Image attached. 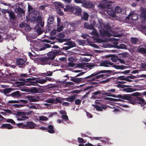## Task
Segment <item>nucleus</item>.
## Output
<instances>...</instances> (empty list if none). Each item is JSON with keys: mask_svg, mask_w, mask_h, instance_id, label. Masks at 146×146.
<instances>
[{"mask_svg": "<svg viewBox=\"0 0 146 146\" xmlns=\"http://www.w3.org/2000/svg\"><path fill=\"white\" fill-rule=\"evenodd\" d=\"M71 48L69 46L63 47V48H59L58 51H50L47 54V56L41 57L38 59V61L39 63L42 65L46 64L50 65L52 63L54 60L56 56L62 54L63 52H61L62 50H67Z\"/></svg>", "mask_w": 146, "mask_h": 146, "instance_id": "1", "label": "nucleus"}, {"mask_svg": "<svg viewBox=\"0 0 146 146\" xmlns=\"http://www.w3.org/2000/svg\"><path fill=\"white\" fill-rule=\"evenodd\" d=\"M45 79H37L35 81H34L33 78H28L24 79L23 80L25 81V85L27 86L34 85L36 86L38 85V83L42 84L46 82L47 80L50 81H53V78L48 77H46Z\"/></svg>", "mask_w": 146, "mask_h": 146, "instance_id": "2", "label": "nucleus"}, {"mask_svg": "<svg viewBox=\"0 0 146 146\" xmlns=\"http://www.w3.org/2000/svg\"><path fill=\"white\" fill-rule=\"evenodd\" d=\"M111 72V71L110 70H101L98 72H96L94 73L91 74L90 75L84 78H76L75 76H70V78L71 79L70 80L76 83H79L81 82H83L85 81V79L90 78H91V77L93 76H96L98 74L107 72Z\"/></svg>", "mask_w": 146, "mask_h": 146, "instance_id": "3", "label": "nucleus"}, {"mask_svg": "<svg viewBox=\"0 0 146 146\" xmlns=\"http://www.w3.org/2000/svg\"><path fill=\"white\" fill-rule=\"evenodd\" d=\"M141 94L139 93L136 92L131 94H118V98L128 100L129 102L133 104L134 97L140 96Z\"/></svg>", "mask_w": 146, "mask_h": 146, "instance_id": "4", "label": "nucleus"}, {"mask_svg": "<svg viewBox=\"0 0 146 146\" xmlns=\"http://www.w3.org/2000/svg\"><path fill=\"white\" fill-rule=\"evenodd\" d=\"M137 103L140 104L141 107L146 105V102L143 98L138 96H135L134 97L132 104L135 105Z\"/></svg>", "mask_w": 146, "mask_h": 146, "instance_id": "5", "label": "nucleus"}, {"mask_svg": "<svg viewBox=\"0 0 146 146\" xmlns=\"http://www.w3.org/2000/svg\"><path fill=\"white\" fill-rule=\"evenodd\" d=\"M54 19V18L52 16H49L47 21L48 25L45 29L46 30V32L48 31H49L51 28L50 25L53 24Z\"/></svg>", "mask_w": 146, "mask_h": 146, "instance_id": "6", "label": "nucleus"}, {"mask_svg": "<svg viewBox=\"0 0 146 146\" xmlns=\"http://www.w3.org/2000/svg\"><path fill=\"white\" fill-rule=\"evenodd\" d=\"M25 60L23 58H18L16 60V64L19 68H23L25 67Z\"/></svg>", "mask_w": 146, "mask_h": 146, "instance_id": "7", "label": "nucleus"}, {"mask_svg": "<svg viewBox=\"0 0 146 146\" xmlns=\"http://www.w3.org/2000/svg\"><path fill=\"white\" fill-rule=\"evenodd\" d=\"M25 129H33L35 128L36 126V124L31 121H28L26 124H25Z\"/></svg>", "mask_w": 146, "mask_h": 146, "instance_id": "8", "label": "nucleus"}, {"mask_svg": "<svg viewBox=\"0 0 146 146\" xmlns=\"http://www.w3.org/2000/svg\"><path fill=\"white\" fill-rule=\"evenodd\" d=\"M100 33L102 37L107 36L109 37L112 35L108 30H102L100 31Z\"/></svg>", "mask_w": 146, "mask_h": 146, "instance_id": "9", "label": "nucleus"}, {"mask_svg": "<svg viewBox=\"0 0 146 146\" xmlns=\"http://www.w3.org/2000/svg\"><path fill=\"white\" fill-rule=\"evenodd\" d=\"M83 5L84 7L86 8H92L94 6L93 3L90 1H84Z\"/></svg>", "mask_w": 146, "mask_h": 146, "instance_id": "10", "label": "nucleus"}, {"mask_svg": "<svg viewBox=\"0 0 146 146\" xmlns=\"http://www.w3.org/2000/svg\"><path fill=\"white\" fill-rule=\"evenodd\" d=\"M101 91L98 90L92 93L91 98L95 99L99 98L100 95V94H102Z\"/></svg>", "mask_w": 146, "mask_h": 146, "instance_id": "11", "label": "nucleus"}, {"mask_svg": "<svg viewBox=\"0 0 146 146\" xmlns=\"http://www.w3.org/2000/svg\"><path fill=\"white\" fill-rule=\"evenodd\" d=\"M20 92L19 91H17L14 92L10 94H8L7 96H12L13 97H19L21 96L20 94Z\"/></svg>", "mask_w": 146, "mask_h": 146, "instance_id": "12", "label": "nucleus"}, {"mask_svg": "<svg viewBox=\"0 0 146 146\" xmlns=\"http://www.w3.org/2000/svg\"><path fill=\"white\" fill-rule=\"evenodd\" d=\"M65 7V8H64V11L65 12L69 11L73 12L74 10V8L72 6L66 5Z\"/></svg>", "mask_w": 146, "mask_h": 146, "instance_id": "13", "label": "nucleus"}, {"mask_svg": "<svg viewBox=\"0 0 146 146\" xmlns=\"http://www.w3.org/2000/svg\"><path fill=\"white\" fill-rule=\"evenodd\" d=\"M113 63L111 62L110 61H104L101 63V66L105 67H109V65L112 66Z\"/></svg>", "mask_w": 146, "mask_h": 146, "instance_id": "14", "label": "nucleus"}, {"mask_svg": "<svg viewBox=\"0 0 146 146\" xmlns=\"http://www.w3.org/2000/svg\"><path fill=\"white\" fill-rule=\"evenodd\" d=\"M1 129H11L13 128V127L9 123H3L0 126Z\"/></svg>", "mask_w": 146, "mask_h": 146, "instance_id": "15", "label": "nucleus"}, {"mask_svg": "<svg viewBox=\"0 0 146 146\" xmlns=\"http://www.w3.org/2000/svg\"><path fill=\"white\" fill-rule=\"evenodd\" d=\"M15 12L21 15L22 14H24L25 13V11L22 8L19 7L16 8L15 10Z\"/></svg>", "mask_w": 146, "mask_h": 146, "instance_id": "16", "label": "nucleus"}, {"mask_svg": "<svg viewBox=\"0 0 146 146\" xmlns=\"http://www.w3.org/2000/svg\"><path fill=\"white\" fill-rule=\"evenodd\" d=\"M75 14L78 16H81L82 12L81 8L78 6H77L75 8Z\"/></svg>", "mask_w": 146, "mask_h": 146, "instance_id": "17", "label": "nucleus"}, {"mask_svg": "<svg viewBox=\"0 0 146 146\" xmlns=\"http://www.w3.org/2000/svg\"><path fill=\"white\" fill-rule=\"evenodd\" d=\"M107 58L111 57V60L113 62H116L117 60H118L117 56L114 55L110 54L106 56Z\"/></svg>", "mask_w": 146, "mask_h": 146, "instance_id": "18", "label": "nucleus"}, {"mask_svg": "<svg viewBox=\"0 0 146 146\" xmlns=\"http://www.w3.org/2000/svg\"><path fill=\"white\" fill-rule=\"evenodd\" d=\"M89 15L86 12H84L83 13V15L81 17V19L84 21H87L88 20Z\"/></svg>", "mask_w": 146, "mask_h": 146, "instance_id": "19", "label": "nucleus"}, {"mask_svg": "<svg viewBox=\"0 0 146 146\" xmlns=\"http://www.w3.org/2000/svg\"><path fill=\"white\" fill-rule=\"evenodd\" d=\"M47 131L51 134L54 133H55V131L54 129V127L51 125H49L48 126Z\"/></svg>", "mask_w": 146, "mask_h": 146, "instance_id": "20", "label": "nucleus"}, {"mask_svg": "<svg viewBox=\"0 0 146 146\" xmlns=\"http://www.w3.org/2000/svg\"><path fill=\"white\" fill-rule=\"evenodd\" d=\"M84 28L90 30H93L94 29V26L92 24L89 25V23H84Z\"/></svg>", "mask_w": 146, "mask_h": 146, "instance_id": "21", "label": "nucleus"}, {"mask_svg": "<svg viewBox=\"0 0 146 146\" xmlns=\"http://www.w3.org/2000/svg\"><path fill=\"white\" fill-rule=\"evenodd\" d=\"M107 13L110 16L114 17H115V13L113 9H110L107 11Z\"/></svg>", "mask_w": 146, "mask_h": 146, "instance_id": "22", "label": "nucleus"}, {"mask_svg": "<svg viewBox=\"0 0 146 146\" xmlns=\"http://www.w3.org/2000/svg\"><path fill=\"white\" fill-rule=\"evenodd\" d=\"M40 89L39 88L32 87L30 89L29 91L32 93H37L39 92V91Z\"/></svg>", "mask_w": 146, "mask_h": 146, "instance_id": "23", "label": "nucleus"}, {"mask_svg": "<svg viewBox=\"0 0 146 146\" xmlns=\"http://www.w3.org/2000/svg\"><path fill=\"white\" fill-rule=\"evenodd\" d=\"M137 50L139 52L142 54H146V49L144 48H139V47H138Z\"/></svg>", "mask_w": 146, "mask_h": 146, "instance_id": "24", "label": "nucleus"}, {"mask_svg": "<svg viewBox=\"0 0 146 146\" xmlns=\"http://www.w3.org/2000/svg\"><path fill=\"white\" fill-rule=\"evenodd\" d=\"M8 14L10 19L14 20L15 19V16L14 12L13 11H9Z\"/></svg>", "mask_w": 146, "mask_h": 146, "instance_id": "25", "label": "nucleus"}, {"mask_svg": "<svg viewBox=\"0 0 146 146\" xmlns=\"http://www.w3.org/2000/svg\"><path fill=\"white\" fill-rule=\"evenodd\" d=\"M12 90L11 88H6L3 90V93L4 94L7 96L8 94L10 93L12 91Z\"/></svg>", "mask_w": 146, "mask_h": 146, "instance_id": "26", "label": "nucleus"}, {"mask_svg": "<svg viewBox=\"0 0 146 146\" xmlns=\"http://www.w3.org/2000/svg\"><path fill=\"white\" fill-rule=\"evenodd\" d=\"M139 40V39L136 37H131V41L132 43L133 44H136Z\"/></svg>", "mask_w": 146, "mask_h": 146, "instance_id": "27", "label": "nucleus"}, {"mask_svg": "<svg viewBox=\"0 0 146 146\" xmlns=\"http://www.w3.org/2000/svg\"><path fill=\"white\" fill-rule=\"evenodd\" d=\"M64 100V98H62L60 97H57L55 100L54 103H62V101Z\"/></svg>", "mask_w": 146, "mask_h": 146, "instance_id": "28", "label": "nucleus"}, {"mask_svg": "<svg viewBox=\"0 0 146 146\" xmlns=\"http://www.w3.org/2000/svg\"><path fill=\"white\" fill-rule=\"evenodd\" d=\"M123 91L125 92H134L135 91V90L133 88H123Z\"/></svg>", "mask_w": 146, "mask_h": 146, "instance_id": "29", "label": "nucleus"}, {"mask_svg": "<svg viewBox=\"0 0 146 146\" xmlns=\"http://www.w3.org/2000/svg\"><path fill=\"white\" fill-rule=\"evenodd\" d=\"M27 98L31 102H36L38 101L33 96H27Z\"/></svg>", "mask_w": 146, "mask_h": 146, "instance_id": "30", "label": "nucleus"}, {"mask_svg": "<svg viewBox=\"0 0 146 146\" xmlns=\"http://www.w3.org/2000/svg\"><path fill=\"white\" fill-rule=\"evenodd\" d=\"M75 98V97L74 96H72L70 97L64 98V100L66 101L72 102L74 101Z\"/></svg>", "mask_w": 146, "mask_h": 146, "instance_id": "31", "label": "nucleus"}, {"mask_svg": "<svg viewBox=\"0 0 146 146\" xmlns=\"http://www.w3.org/2000/svg\"><path fill=\"white\" fill-rule=\"evenodd\" d=\"M140 17L141 19H144L145 20L146 19V11L144 9H143L140 14Z\"/></svg>", "mask_w": 146, "mask_h": 146, "instance_id": "32", "label": "nucleus"}, {"mask_svg": "<svg viewBox=\"0 0 146 146\" xmlns=\"http://www.w3.org/2000/svg\"><path fill=\"white\" fill-rule=\"evenodd\" d=\"M55 3L56 4V7L58 9H60V8H62L64 9V7L62 3L60 2H56Z\"/></svg>", "mask_w": 146, "mask_h": 146, "instance_id": "33", "label": "nucleus"}, {"mask_svg": "<svg viewBox=\"0 0 146 146\" xmlns=\"http://www.w3.org/2000/svg\"><path fill=\"white\" fill-rule=\"evenodd\" d=\"M114 11L115 13H119L121 12L122 9L120 7L117 6L115 7Z\"/></svg>", "mask_w": 146, "mask_h": 146, "instance_id": "34", "label": "nucleus"}, {"mask_svg": "<svg viewBox=\"0 0 146 146\" xmlns=\"http://www.w3.org/2000/svg\"><path fill=\"white\" fill-rule=\"evenodd\" d=\"M67 44L71 48L76 46V44L75 42L72 41H69L67 42Z\"/></svg>", "mask_w": 146, "mask_h": 146, "instance_id": "35", "label": "nucleus"}, {"mask_svg": "<svg viewBox=\"0 0 146 146\" xmlns=\"http://www.w3.org/2000/svg\"><path fill=\"white\" fill-rule=\"evenodd\" d=\"M51 47V46L48 44L46 43H44V46H42V48H40V50H43L45 49L46 48H49Z\"/></svg>", "mask_w": 146, "mask_h": 146, "instance_id": "36", "label": "nucleus"}, {"mask_svg": "<svg viewBox=\"0 0 146 146\" xmlns=\"http://www.w3.org/2000/svg\"><path fill=\"white\" fill-rule=\"evenodd\" d=\"M116 86L118 88H124L125 87H128L131 86H130L124 85L121 84H118Z\"/></svg>", "mask_w": 146, "mask_h": 146, "instance_id": "37", "label": "nucleus"}, {"mask_svg": "<svg viewBox=\"0 0 146 146\" xmlns=\"http://www.w3.org/2000/svg\"><path fill=\"white\" fill-rule=\"evenodd\" d=\"M53 72L52 71H48L44 73L43 74L44 76H51L52 75Z\"/></svg>", "mask_w": 146, "mask_h": 146, "instance_id": "38", "label": "nucleus"}, {"mask_svg": "<svg viewBox=\"0 0 146 146\" xmlns=\"http://www.w3.org/2000/svg\"><path fill=\"white\" fill-rule=\"evenodd\" d=\"M111 66L112 67H113L117 69H124V68L123 67V66L113 64Z\"/></svg>", "mask_w": 146, "mask_h": 146, "instance_id": "39", "label": "nucleus"}, {"mask_svg": "<svg viewBox=\"0 0 146 146\" xmlns=\"http://www.w3.org/2000/svg\"><path fill=\"white\" fill-rule=\"evenodd\" d=\"M117 48L118 49L121 48V49H127V48L126 45L124 44H122L120 45V46H117Z\"/></svg>", "mask_w": 146, "mask_h": 146, "instance_id": "40", "label": "nucleus"}, {"mask_svg": "<svg viewBox=\"0 0 146 146\" xmlns=\"http://www.w3.org/2000/svg\"><path fill=\"white\" fill-rule=\"evenodd\" d=\"M16 115L18 116H20L22 115H26L25 113L24 112H21V111H17Z\"/></svg>", "mask_w": 146, "mask_h": 146, "instance_id": "41", "label": "nucleus"}, {"mask_svg": "<svg viewBox=\"0 0 146 146\" xmlns=\"http://www.w3.org/2000/svg\"><path fill=\"white\" fill-rule=\"evenodd\" d=\"M39 119L40 121H46L48 120V117L44 116H39Z\"/></svg>", "mask_w": 146, "mask_h": 146, "instance_id": "42", "label": "nucleus"}, {"mask_svg": "<svg viewBox=\"0 0 146 146\" xmlns=\"http://www.w3.org/2000/svg\"><path fill=\"white\" fill-rule=\"evenodd\" d=\"M17 125L19 127L21 128H23V129H25V124H24L23 123H18L17 124Z\"/></svg>", "mask_w": 146, "mask_h": 146, "instance_id": "43", "label": "nucleus"}, {"mask_svg": "<svg viewBox=\"0 0 146 146\" xmlns=\"http://www.w3.org/2000/svg\"><path fill=\"white\" fill-rule=\"evenodd\" d=\"M96 109V110L99 111H102L103 110L101 109V107L97 105H92Z\"/></svg>", "mask_w": 146, "mask_h": 146, "instance_id": "44", "label": "nucleus"}, {"mask_svg": "<svg viewBox=\"0 0 146 146\" xmlns=\"http://www.w3.org/2000/svg\"><path fill=\"white\" fill-rule=\"evenodd\" d=\"M21 118H18V120L20 121L28 119V117L25 116V115L21 116Z\"/></svg>", "mask_w": 146, "mask_h": 146, "instance_id": "45", "label": "nucleus"}, {"mask_svg": "<svg viewBox=\"0 0 146 146\" xmlns=\"http://www.w3.org/2000/svg\"><path fill=\"white\" fill-rule=\"evenodd\" d=\"M126 78V77L125 76H120L118 77L117 78V79L118 80H125Z\"/></svg>", "mask_w": 146, "mask_h": 146, "instance_id": "46", "label": "nucleus"}, {"mask_svg": "<svg viewBox=\"0 0 146 146\" xmlns=\"http://www.w3.org/2000/svg\"><path fill=\"white\" fill-rule=\"evenodd\" d=\"M48 4H46L40 5L39 7V9L40 10H43L46 7L48 6Z\"/></svg>", "mask_w": 146, "mask_h": 146, "instance_id": "47", "label": "nucleus"}, {"mask_svg": "<svg viewBox=\"0 0 146 146\" xmlns=\"http://www.w3.org/2000/svg\"><path fill=\"white\" fill-rule=\"evenodd\" d=\"M6 121L7 122L10 123L12 124H16L15 121L12 119H7Z\"/></svg>", "mask_w": 146, "mask_h": 146, "instance_id": "48", "label": "nucleus"}, {"mask_svg": "<svg viewBox=\"0 0 146 146\" xmlns=\"http://www.w3.org/2000/svg\"><path fill=\"white\" fill-rule=\"evenodd\" d=\"M56 40H57L60 43H61L64 42L66 41L67 40V39H62L60 38H56Z\"/></svg>", "mask_w": 146, "mask_h": 146, "instance_id": "49", "label": "nucleus"}, {"mask_svg": "<svg viewBox=\"0 0 146 146\" xmlns=\"http://www.w3.org/2000/svg\"><path fill=\"white\" fill-rule=\"evenodd\" d=\"M64 28L63 26L62 25L59 26L57 27V28L56 29V31L57 32H59L63 30V29Z\"/></svg>", "mask_w": 146, "mask_h": 146, "instance_id": "50", "label": "nucleus"}, {"mask_svg": "<svg viewBox=\"0 0 146 146\" xmlns=\"http://www.w3.org/2000/svg\"><path fill=\"white\" fill-rule=\"evenodd\" d=\"M99 7L101 9H105L106 8V3L105 2L100 4L99 5Z\"/></svg>", "mask_w": 146, "mask_h": 146, "instance_id": "51", "label": "nucleus"}, {"mask_svg": "<svg viewBox=\"0 0 146 146\" xmlns=\"http://www.w3.org/2000/svg\"><path fill=\"white\" fill-rule=\"evenodd\" d=\"M93 30H94L90 33V35L92 36H97L98 34L97 33V31L95 29H94Z\"/></svg>", "mask_w": 146, "mask_h": 146, "instance_id": "52", "label": "nucleus"}, {"mask_svg": "<svg viewBox=\"0 0 146 146\" xmlns=\"http://www.w3.org/2000/svg\"><path fill=\"white\" fill-rule=\"evenodd\" d=\"M78 142L79 143H86L83 138L78 137Z\"/></svg>", "mask_w": 146, "mask_h": 146, "instance_id": "53", "label": "nucleus"}, {"mask_svg": "<svg viewBox=\"0 0 146 146\" xmlns=\"http://www.w3.org/2000/svg\"><path fill=\"white\" fill-rule=\"evenodd\" d=\"M46 102L48 103L53 104L55 102L54 99H48L46 100Z\"/></svg>", "mask_w": 146, "mask_h": 146, "instance_id": "54", "label": "nucleus"}, {"mask_svg": "<svg viewBox=\"0 0 146 146\" xmlns=\"http://www.w3.org/2000/svg\"><path fill=\"white\" fill-rule=\"evenodd\" d=\"M58 36L60 38H64L65 36L64 33V32H62L61 33H59L58 35Z\"/></svg>", "mask_w": 146, "mask_h": 146, "instance_id": "55", "label": "nucleus"}, {"mask_svg": "<svg viewBox=\"0 0 146 146\" xmlns=\"http://www.w3.org/2000/svg\"><path fill=\"white\" fill-rule=\"evenodd\" d=\"M82 100L78 99L75 100V104L77 105H80V104Z\"/></svg>", "mask_w": 146, "mask_h": 146, "instance_id": "56", "label": "nucleus"}, {"mask_svg": "<svg viewBox=\"0 0 146 146\" xmlns=\"http://www.w3.org/2000/svg\"><path fill=\"white\" fill-rule=\"evenodd\" d=\"M57 13L60 16H62L64 15L61 9H57Z\"/></svg>", "mask_w": 146, "mask_h": 146, "instance_id": "57", "label": "nucleus"}, {"mask_svg": "<svg viewBox=\"0 0 146 146\" xmlns=\"http://www.w3.org/2000/svg\"><path fill=\"white\" fill-rule=\"evenodd\" d=\"M113 101L115 102H124V101L123 100H121L120 99H117L115 98H111V101Z\"/></svg>", "mask_w": 146, "mask_h": 146, "instance_id": "58", "label": "nucleus"}, {"mask_svg": "<svg viewBox=\"0 0 146 146\" xmlns=\"http://www.w3.org/2000/svg\"><path fill=\"white\" fill-rule=\"evenodd\" d=\"M62 115V118L64 120L67 121L68 120V116L66 115Z\"/></svg>", "mask_w": 146, "mask_h": 146, "instance_id": "59", "label": "nucleus"}, {"mask_svg": "<svg viewBox=\"0 0 146 146\" xmlns=\"http://www.w3.org/2000/svg\"><path fill=\"white\" fill-rule=\"evenodd\" d=\"M92 77V78H91L90 80H87V82L88 83L91 82H92V81H95L96 80V79H97L96 78V76H93Z\"/></svg>", "mask_w": 146, "mask_h": 146, "instance_id": "60", "label": "nucleus"}, {"mask_svg": "<svg viewBox=\"0 0 146 146\" xmlns=\"http://www.w3.org/2000/svg\"><path fill=\"white\" fill-rule=\"evenodd\" d=\"M86 66L87 67L89 68H90V69L92 68V67H93L95 66L94 64H88V63H87L86 64Z\"/></svg>", "mask_w": 146, "mask_h": 146, "instance_id": "61", "label": "nucleus"}, {"mask_svg": "<svg viewBox=\"0 0 146 146\" xmlns=\"http://www.w3.org/2000/svg\"><path fill=\"white\" fill-rule=\"evenodd\" d=\"M12 106H13V107L17 108H19L20 107H23L24 106L23 104H17L12 105Z\"/></svg>", "mask_w": 146, "mask_h": 146, "instance_id": "62", "label": "nucleus"}, {"mask_svg": "<svg viewBox=\"0 0 146 146\" xmlns=\"http://www.w3.org/2000/svg\"><path fill=\"white\" fill-rule=\"evenodd\" d=\"M36 31L37 33L39 35L42 34V31L40 27H39L37 30Z\"/></svg>", "mask_w": 146, "mask_h": 146, "instance_id": "63", "label": "nucleus"}, {"mask_svg": "<svg viewBox=\"0 0 146 146\" xmlns=\"http://www.w3.org/2000/svg\"><path fill=\"white\" fill-rule=\"evenodd\" d=\"M76 64L73 62H70L68 63V66L73 67L75 66Z\"/></svg>", "mask_w": 146, "mask_h": 146, "instance_id": "64", "label": "nucleus"}]
</instances>
